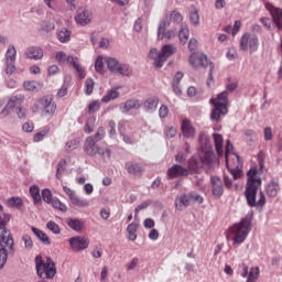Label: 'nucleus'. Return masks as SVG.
Instances as JSON below:
<instances>
[{
  "mask_svg": "<svg viewBox=\"0 0 282 282\" xmlns=\"http://www.w3.org/2000/svg\"><path fill=\"white\" fill-rule=\"evenodd\" d=\"M189 64L192 67H208V57L202 53H192Z\"/></svg>",
  "mask_w": 282,
  "mask_h": 282,
  "instance_id": "dca6fc26",
  "label": "nucleus"
},
{
  "mask_svg": "<svg viewBox=\"0 0 282 282\" xmlns=\"http://www.w3.org/2000/svg\"><path fill=\"white\" fill-rule=\"evenodd\" d=\"M242 272L241 276L242 279H247V282H257L259 281V274H261V271L259 270V267H253L250 269V272H248V264L242 263L241 264Z\"/></svg>",
  "mask_w": 282,
  "mask_h": 282,
  "instance_id": "ddd939ff",
  "label": "nucleus"
},
{
  "mask_svg": "<svg viewBox=\"0 0 282 282\" xmlns=\"http://www.w3.org/2000/svg\"><path fill=\"white\" fill-rule=\"evenodd\" d=\"M68 243L73 252H83L89 248V238L76 236L68 239Z\"/></svg>",
  "mask_w": 282,
  "mask_h": 282,
  "instance_id": "0eeeda50",
  "label": "nucleus"
},
{
  "mask_svg": "<svg viewBox=\"0 0 282 282\" xmlns=\"http://www.w3.org/2000/svg\"><path fill=\"white\" fill-rule=\"evenodd\" d=\"M94 80L91 78H87L85 82V94L86 96H91L94 94Z\"/></svg>",
  "mask_w": 282,
  "mask_h": 282,
  "instance_id": "603ef678",
  "label": "nucleus"
},
{
  "mask_svg": "<svg viewBox=\"0 0 282 282\" xmlns=\"http://www.w3.org/2000/svg\"><path fill=\"white\" fill-rule=\"evenodd\" d=\"M106 64H107L109 72H111L112 74H116V72H117L118 67H120L121 63L117 58L108 57V58H106Z\"/></svg>",
  "mask_w": 282,
  "mask_h": 282,
  "instance_id": "e433bc0d",
  "label": "nucleus"
},
{
  "mask_svg": "<svg viewBox=\"0 0 282 282\" xmlns=\"http://www.w3.org/2000/svg\"><path fill=\"white\" fill-rule=\"evenodd\" d=\"M140 107H142V101L139 99H129L123 105L122 113H129V111L133 109L138 110Z\"/></svg>",
  "mask_w": 282,
  "mask_h": 282,
  "instance_id": "cd10ccee",
  "label": "nucleus"
},
{
  "mask_svg": "<svg viewBox=\"0 0 282 282\" xmlns=\"http://www.w3.org/2000/svg\"><path fill=\"white\" fill-rule=\"evenodd\" d=\"M260 23L263 25V28L265 30H268L269 32L274 31L275 28V23H274V19H270V18H260Z\"/></svg>",
  "mask_w": 282,
  "mask_h": 282,
  "instance_id": "a19ab883",
  "label": "nucleus"
},
{
  "mask_svg": "<svg viewBox=\"0 0 282 282\" xmlns=\"http://www.w3.org/2000/svg\"><path fill=\"white\" fill-rule=\"evenodd\" d=\"M269 12H270L278 30H282V9L276 8V7H271Z\"/></svg>",
  "mask_w": 282,
  "mask_h": 282,
  "instance_id": "393cba45",
  "label": "nucleus"
},
{
  "mask_svg": "<svg viewBox=\"0 0 282 282\" xmlns=\"http://www.w3.org/2000/svg\"><path fill=\"white\" fill-rule=\"evenodd\" d=\"M257 169H250L247 173V184L245 188V198L247 205L250 208H263L265 206V194L263 191H259L261 188V178H257ZM257 193H259V199L257 200Z\"/></svg>",
  "mask_w": 282,
  "mask_h": 282,
  "instance_id": "f03ea898",
  "label": "nucleus"
},
{
  "mask_svg": "<svg viewBox=\"0 0 282 282\" xmlns=\"http://www.w3.org/2000/svg\"><path fill=\"white\" fill-rule=\"evenodd\" d=\"M56 36H57V41H59V43H69V41L72 39V31L64 28V29L57 31Z\"/></svg>",
  "mask_w": 282,
  "mask_h": 282,
  "instance_id": "2f4dec72",
  "label": "nucleus"
},
{
  "mask_svg": "<svg viewBox=\"0 0 282 282\" xmlns=\"http://www.w3.org/2000/svg\"><path fill=\"white\" fill-rule=\"evenodd\" d=\"M189 35L191 32L188 31V26H182L178 31V40L181 45H186Z\"/></svg>",
  "mask_w": 282,
  "mask_h": 282,
  "instance_id": "4c0bfd02",
  "label": "nucleus"
},
{
  "mask_svg": "<svg viewBox=\"0 0 282 282\" xmlns=\"http://www.w3.org/2000/svg\"><path fill=\"white\" fill-rule=\"evenodd\" d=\"M105 135H106L105 129L102 127H99L97 129V132L94 135L88 137V139H91L93 142L98 143L100 142V140L105 138Z\"/></svg>",
  "mask_w": 282,
  "mask_h": 282,
  "instance_id": "49530a36",
  "label": "nucleus"
},
{
  "mask_svg": "<svg viewBox=\"0 0 282 282\" xmlns=\"http://www.w3.org/2000/svg\"><path fill=\"white\" fill-rule=\"evenodd\" d=\"M25 100V96L22 94H14L9 98L8 104L4 106V108L1 111L2 116H10V109H17L23 105V101Z\"/></svg>",
  "mask_w": 282,
  "mask_h": 282,
  "instance_id": "6e6552de",
  "label": "nucleus"
},
{
  "mask_svg": "<svg viewBox=\"0 0 282 282\" xmlns=\"http://www.w3.org/2000/svg\"><path fill=\"white\" fill-rule=\"evenodd\" d=\"M149 58L154 61V67H158V63L162 61V53L158 52V48L150 50Z\"/></svg>",
  "mask_w": 282,
  "mask_h": 282,
  "instance_id": "a18cd8bd",
  "label": "nucleus"
},
{
  "mask_svg": "<svg viewBox=\"0 0 282 282\" xmlns=\"http://www.w3.org/2000/svg\"><path fill=\"white\" fill-rule=\"evenodd\" d=\"M24 58L30 61H41L43 58V48L39 46H29L24 51Z\"/></svg>",
  "mask_w": 282,
  "mask_h": 282,
  "instance_id": "f3484780",
  "label": "nucleus"
},
{
  "mask_svg": "<svg viewBox=\"0 0 282 282\" xmlns=\"http://www.w3.org/2000/svg\"><path fill=\"white\" fill-rule=\"evenodd\" d=\"M10 214H0V270H3L8 263V257H14V238L12 231L8 229Z\"/></svg>",
  "mask_w": 282,
  "mask_h": 282,
  "instance_id": "f257e3e1",
  "label": "nucleus"
},
{
  "mask_svg": "<svg viewBox=\"0 0 282 282\" xmlns=\"http://www.w3.org/2000/svg\"><path fill=\"white\" fill-rule=\"evenodd\" d=\"M158 105H160V98L153 96L144 100L143 109L148 111V113H153V111L158 109Z\"/></svg>",
  "mask_w": 282,
  "mask_h": 282,
  "instance_id": "5701e85b",
  "label": "nucleus"
},
{
  "mask_svg": "<svg viewBox=\"0 0 282 282\" xmlns=\"http://www.w3.org/2000/svg\"><path fill=\"white\" fill-rule=\"evenodd\" d=\"M171 19L175 23H182V21H184V18L182 17V13H180L178 11H172Z\"/></svg>",
  "mask_w": 282,
  "mask_h": 282,
  "instance_id": "338daca9",
  "label": "nucleus"
},
{
  "mask_svg": "<svg viewBox=\"0 0 282 282\" xmlns=\"http://www.w3.org/2000/svg\"><path fill=\"white\" fill-rule=\"evenodd\" d=\"M94 124H96V117L88 118L84 128L85 133H94Z\"/></svg>",
  "mask_w": 282,
  "mask_h": 282,
  "instance_id": "8fccbe9b",
  "label": "nucleus"
},
{
  "mask_svg": "<svg viewBox=\"0 0 282 282\" xmlns=\"http://www.w3.org/2000/svg\"><path fill=\"white\" fill-rule=\"evenodd\" d=\"M98 144L94 139L86 138L85 143H84V151L89 155V158H94L97 155L98 151Z\"/></svg>",
  "mask_w": 282,
  "mask_h": 282,
  "instance_id": "4be33fe9",
  "label": "nucleus"
},
{
  "mask_svg": "<svg viewBox=\"0 0 282 282\" xmlns=\"http://www.w3.org/2000/svg\"><path fill=\"white\" fill-rule=\"evenodd\" d=\"M191 206V196L189 194H181L175 199V208L176 210H185V208H188Z\"/></svg>",
  "mask_w": 282,
  "mask_h": 282,
  "instance_id": "412c9836",
  "label": "nucleus"
},
{
  "mask_svg": "<svg viewBox=\"0 0 282 282\" xmlns=\"http://www.w3.org/2000/svg\"><path fill=\"white\" fill-rule=\"evenodd\" d=\"M240 50L254 54L259 50V36L257 34L245 33L240 40Z\"/></svg>",
  "mask_w": 282,
  "mask_h": 282,
  "instance_id": "39448f33",
  "label": "nucleus"
},
{
  "mask_svg": "<svg viewBox=\"0 0 282 282\" xmlns=\"http://www.w3.org/2000/svg\"><path fill=\"white\" fill-rule=\"evenodd\" d=\"M95 70L98 74H105V61L102 59V55H99L95 62Z\"/></svg>",
  "mask_w": 282,
  "mask_h": 282,
  "instance_id": "09e8293b",
  "label": "nucleus"
},
{
  "mask_svg": "<svg viewBox=\"0 0 282 282\" xmlns=\"http://www.w3.org/2000/svg\"><path fill=\"white\" fill-rule=\"evenodd\" d=\"M22 241H24L25 248H29V250H32L34 242L32 241V237H30V235L22 236Z\"/></svg>",
  "mask_w": 282,
  "mask_h": 282,
  "instance_id": "e2e57ef3",
  "label": "nucleus"
},
{
  "mask_svg": "<svg viewBox=\"0 0 282 282\" xmlns=\"http://www.w3.org/2000/svg\"><path fill=\"white\" fill-rule=\"evenodd\" d=\"M124 166L129 175H133L134 177H140L144 173V166L140 163L127 162Z\"/></svg>",
  "mask_w": 282,
  "mask_h": 282,
  "instance_id": "6ab92c4d",
  "label": "nucleus"
},
{
  "mask_svg": "<svg viewBox=\"0 0 282 282\" xmlns=\"http://www.w3.org/2000/svg\"><path fill=\"white\" fill-rule=\"evenodd\" d=\"M189 21L194 25H199V11L195 10L194 12H192L189 15Z\"/></svg>",
  "mask_w": 282,
  "mask_h": 282,
  "instance_id": "0e129e2a",
  "label": "nucleus"
},
{
  "mask_svg": "<svg viewBox=\"0 0 282 282\" xmlns=\"http://www.w3.org/2000/svg\"><path fill=\"white\" fill-rule=\"evenodd\" d=\"M232 153V155H235V145H232V143L230 142V140L226 141V149H225V159L226 162H228V154Z\"/></svg>",
  "mask_w": 282,
  "mask_h": 282,
  "instance_id": "13d9d810",
  "label": "nucleus"
},
{
  "mask_svg": "<svg viewBox=\"0 0 282 282\" xmlns=\"http://www.w3.org/2000/svg\"><path fill=\"white\" fill-rule=\"evenodd\" d=\"M7 203L10 206V208H18V210H21V207L23 206V199L17 196L8 198Z\"/></svg>",
  "mask_w": 282,
  "mask_h": 282,
  "instance_id": "79ce46f5",
  "label": "nucleus"
},
{
  "mask_svg": "<svg viewBox=\"0 0 282 282\" xmlns=\"http://www.w3.org/2000/svg\"><path fill=\"white\" fill-rule=\"evenodd\" d=\"M63 191L68 196V199L73 204V206H77V208H87V206H89V200L78 197L74 189L67 186H63Z\"/></svg>",
  "mask_w": 282,
  "mask_h": 282,
  "instance_id": "9b49d317",
  "label": "nucleus"
},
{
  "mask_svg": "<svg viewBox=\"0 0 282 282\" xmlns=\"http://www.w3.org/2000/svg\"><path fill=\"white\" fill-rule=\"evenodd\" d=\"M30 195L33 198L34 204H41V189L37 185L30 187Z\"/></svg>",
  "mask_w": 282,
  "mask_h": 282,
  "instance_id": "ea45409f",
  "label": "nucleus"
},
{
  "mask_svg": "<svg viewBox=\"0 0 282 282\" xmlns=\"http://www.w3.org/2000/svg\"><path fill=\"white\" fill-rule=\"evenodd\" d=\"M76 23L78 25H87L91 21V17L89 15V11L87 10H79L77 15L75 17Z\"/></svg>",
  "mask_w": 282,
  "mask_h": 282,
  "instance_id": "bb28decb",
  "label": "nucleus"
},
{
  "mask_svg": "<svg viewBox=\"0 0 282 282\" xmlns=\"http://www.w3.org/2000/svg\"><path fill=\"white\" fill-rule=\"evenodd\" d=\"M203 164L204 163L202 162L200 158L192 156L188 160V170L187 171H193L194 173H199V169H202Z\"/></svg>",
  "mask_w": 282,
  "mask_h": 282,
  "instance_id": "7c9ffc66",
  "label": "nucleus"
},
{
  "mask_svg": "<svg viewBox=\"0 0 282 282\" xmlns=\"http://www.w3.org/2000/svg\"><path fill=\"white\" fill-rule=\"evenodd\" d=\"M160 118H166L169 116V107L166 105H162L159 109Z\"/></svg>",
  "mask_w": 282,
  "mask_h": 282,
  "instance_id": "774afa93",
  "label": "nucleus"
},
{
  "mask_svg": "<svg viewBox=\"0 0 282 282\" xmlns=\"http://www.w3.org/2000/svg\"><path fill=\"white\" fill-rule=\"evenodd\" d=\"M188 169L174 164L172 167L167 169V180H177V177H188Z\"/></svg>",
  "mask_w": 282,
  "mask_h": 282,
  "instance_id": "f8f14e48",
  "label": "nucleus"
},
{
  "mask_svg": "<svg viewBox=\"0 0 282 282\" xmlns=\"http://www.w3.org/2000/svg\"><path fill=\"white\" fill-rule=\"evenodd\" d=\"M116 98H120V93L116 89H110L107 94L101 98V102H111V100H116Z\"/></svg>",
  "mask_w": 282,
  "mask_h": 282,
  "instance_id": "c9c22d12",
  "label": "nucleus"
},
{
  "mask_svg": "<svg viewBox=\"0 0 282 282\" xmlns=\"http://www.w3.org/2000/svg\"><path fill=\"white\" fill-rule=\"evenodd\" d=\"M50 133V128H45L44 130L37 132L33 137V142H41L45 135Z\"/></svg>",
  "mask_w": 282,
  "mask_h": 282,
  "instance_id": "5fc2aeb1",
  "label": "nucleus"
},
{
  "mask_svg": "<svg viewBox=\"0 0 282 282\" xmlns=\"http://www.w3.org/2000/svg\"><path fill=\"white\" fill-rule=\"evenodd\" d=\"M46 228L53 232V235H61V226H58V224H56L54 220L47 221Z\"/></svg>",
  "mask_w": 282,
  "mask_h": 282,
  "instance_id": "de8ad7c7",
  "label": "nucleus"
},
{
  "mask_svg": "<svg viewBox=\"0 0 282 282\" xmlns=\"http://www.w3.org/2000/svg\"><path fill=\"white\" fill-rule=\"evenodd\" d=\"M212 195L219 199L224 195V181L217 175L210 176Z\"/></svg>",
  "mask_w": 282,
  "mask_h": 282,
  "instance_id": "4468645a",
  "label": "nucleus"
},
{
  "mask_svg": "<svg viewBox=\"0 0 282 282\" xmlns=\"http://www.w3.org/2000/svg\"><path fill=\"white\" fill-rule=\"evenodd\" d=\"M152 203H153V202H152L151 199H148V200H145V202L139 204V205L135 207V209H134V217H138L140 210H144V209L149 208V206H151Z\"/></svg>",
  "mask_w": 282,
  "mask_h": 282,
  "instance_id": "864d4df0",
  "label": "nucleus"
},
{
  "mask_svg": "<svg viewBox=\"0 0 282 282\" xmlns=\"http://www.w3.org/2000/svg\"><path fill=\"white\" fill-rule=\"evenodd\" d=\"M123 127H124V124L122 122L118 123V131H119V134L122 138L123 142L126 144H137V142L140 139L135 138L134 135H129V134L124 133Z\"/></svg>",
  "mask_w": 282,
  "mask_h": 282,
  "instance_id": "a878e982",
  "label": "nucleus"
},
{
  "mask_svg": "<svg viewBox=\"0 0 282 282\" xmlns=\"http://www.w3.org/2000/svg\"><path fill=\"white\" fill-rule=\"evenodd\" d=\"M181 131L185 138H195V128L188 119L182 121Z\"/></svg>",
  "mask_w": 282,
  "mask_h": 282,
  "instance_id": "b1692460",
  "label": "nucleus"
},
{
  "mask_svg": "<svg viewBox=\"0 0 282 282\" xmlns=\"http://www.w3.org/2000/svg\"><path fill=\"white\" fill-rule=\"evenodd\" d=\"M55 59L57 63H59V65H63V63L67 61V54H65L63 51H59L55 54Z\"/></svg>",
  "mask_w": 282,
  "mask_h": 282,
  "instance_id": "680f3d73",
  "label": "nucleus"
},
{
  "mask_svg": "<svg viewBox=\"0 0 282 282\" xmlns=\"http://www.w3.org/2000/svg\"><path fill=\"white\" fill-rule=\"evenodd\" d=\"M199 158L203 164L209 165L213 164V160H215V153L213 152V150L202 151Z\"/></svg>",
  "mask_w": 282,
  "mask_h": 282,
  "instance_id": "72a5a7b5",
  "label": "nucleus"
},
{
  "mask_svg": "<svg viewBox=\"0 0 282 282\" xmlns=\"http://www.w3.org/2000/svg\"><path fill=\"white\" fill-rule=\"evenodd\" d=\"M65 224L75 232H82L85 228V220L80 218H66Z\"/></svg>",
  "mask_w": 282,
  "mask_h": 282,
  "instance_id": "aec40b11",
  "label": "nucleus"
},
{
  "mask_svg": "<svg viewBox=\"0 0 282 282\" xmlns=\"http://www.w3.org/2000/svg\"><path fill=\"white\" fill-rule=\"evenodd\" d=\"M115 74H119L120 76H127L128 78L133 74V69L129 64H119Z\"/></svg>",
  "mask_w": 282,
  "mask_h": 282,
  "instance_id": "f704fd0d",
  "label": "nucleus"
},
{
  "mask_svg": "<svg viewBox=\"0 0 282 282\" xmlns=\"http://www.w3.org/2000/svg\"><path fill=\"white\" fill-rule=\"evenodd\" d=\"M53 208H56L57 210H61L62 213H67V205L63 204L61 199L53 198L51 202Z\"/></svg>",
  "mask_w": 282,
  "mask_h": 282,
  "instance_id": "3c124183",
  "label": "nucleus"
},
{
  "mask_svg": "<svg viewBox=\"0 0 282 282\" xmlns=\"http://www.w3.org/2000/svg\"><path fill=\"white\" fill-rule=\"evenodd\" d=\"M189 199L196 202V204H204V197L195 192H189Z\"/></svg>",
  "mask_w": 282,
  "mask_h": 282,
  "instance_id": "052dcab7",
  "label": "nucleus"
},
{
  "mask_svg": "<svg viewBox=\"0 0 282 282\" xmlns=\"http://www.w3.org/2000/svg\"><path fill=\"white\" fill-rule=\"evenodd\" d=\"M213 138H214L216 153L218 158H221V155H224V137L219 133H214Z\"/></svg>",
  "mask_w": 282,
  "mask_h": 282,
  "instance_id": "c85d7f7f",
  "label": "nucleus"
},
{
  "mask_svg": "<svg viewBox=\"0 0 282 282\" xmlns=\"http://www.w3.org/2000/svg\"><path fill=\"white\" fill-rule=\"evenodd\" d=\"M66 61H67L68 65H70V67H74L75 72H77L80 80H83V78H85V76H87V74L85 73V68L78 63V57H74V56L69 55L66 57Z\"/></svg>",
  "mask_w": 282,
  "mask_h": 282,
  "instance_id": "a211bd4d",
  "label": "nucleus"
},
{
  "mask_svg": "<svg viewBox=\"0 0 282 282\" xmlns=\"http://www.w3.org/2000/svg\"><path fill=\"white\" fill-rule=\"evenodd\" d=\"M65 149L66 151H76V149H78V141L70 140L66 142Z\"/></svg>",
  "mask_w": 282,
  "mask_h": 282,
  "instance_id": "69168bd1",
  "label": "nucleus"
},
{
  "mask_svg": "<svg viewBox=\"0 0 282 282\" xmlns=\"http://www.w3.org/2000/svg\"><path fill=\"white\" fill-rule=\"evenodd\" d=\"M97 155L101 156L104 161L111 160V149L99 145L97 148Z\"/></svg>",
  "mask_w": 282,
  "mask_h": 282,
  "instance_id": "37998d69",
  "label": "nucleus"
},
{
  "mask_svg": "<svg viewBox=\"0 0 282 282\" xmlns=\"http://www.w3.org/2000/svg\"><path fill=\"white\" fill-rule=\"evenodd\" d=\"M39 105L42 107L43 116H54L56 113V102L52 96H44L39 100Z\"/></svg>",
  "mask_w": 282,
  "mask_h": 282,
  "instance_id": "9d476101",
  "label": "nucleus"
},
{
  "mask_svg": "<svg viewBox=\"0 0 282 282\" xmlns=\"http://www.w3.org/2000/svg\"><path fill=\"white\" fill-rule=\"evenodd\" d=\"M100 111V101L95 100L88 105V113H96Z\"/></svg>",
  "mask_w": 282,
  "mask_h": 282,
  "instance_id": "6e6d98bb",
  "label": "nucleus"
},
{
  "mask_svg": "<svg viewBox=\"0 0 282 282\" xmlns=\"http://www.w3.org/2000/svg\"><path fill=\"white\" fill-rule=\"evenodd\" d=\"M177 52V47L173 46V44H165L161 48V61L158 62V67L161 68L164 66V63H166V59L170 58V56H173Z\"/></svg>",
  "mask_w": 282,
  "mask_h": 282,
  "instance_id": "2eb2a0df",
  "label": "nucleus"
},
{
  "mask_svg": "<svg viewBox=\"0 0 282 282\" xmlns=\"http://www.w3.org/2000/svg\"><path fill=\"white\" fill-rule=\"evenodd\" d=\"M280 189H281V187L279 186V183L274 182V181H271L267 185V195H268V197H276V195H279Z\"/></svg>",
  "mask_w": 282,
  "mask_h": 282,
  "instance_id": "473e14b6",
  "label": "nucleus"
},
{
  "mask_svg": "<svg viewBox=\"0 0 282 282\" xmlns=\"http://www.w3.org/2000/svg\"><path fill=\"white\" fill-rule=\"evenodd\" d=\"M6 62L17 63V48L14 45H9L4 55Z\"/></svg>",
  "mask_w": 282,
  "mask_h": 282,
  "instance_id": "58836bf2",
  "label": "nucleus"
},
{
  "mask_svg": "<svg viewBox=\"0 0 282 282\" xmlns=\"http://www.w3.org/2000/svg\"><path fill=\"white\" fill-rule=\"evenodd\" d=\"M209 102L214 107L210 112V120L213 122H219L221 120V116H226L228 113V106L215 102V98H212Z\"/></svg>",
  "mask_w": 282,
  "mask_h": 282,
  "instance_id": "423d86ee",
  "label": "nucleus"
},
{
  "mask_svg": "<svg viewBox=\"0 0 282 282\" xmlns=\"http://www.w3.org/2000/svg\"><path fill=\"white\" fill-rule=\"evenodd\" d=\"M171 26V21L163 20L160 22L158 28V40L162 41L163 39H167V41H171V39H175V35L177 34V31L175 30H169L166 31V28Z\"/></svg>",
  "mask_w": 282,
  "mask_h": 282,
  "instance_id": "1a4fd4ad",
  "label": "nucleus"
},
{
  "mask_svg": "<svg viewBox=\"0 0 282 282\" xmlns=\"http://www.w3.org/2000/svg\"><path fill=\"white\" fill-rule=\"evenodd\" d=\"M35 270L40 279L52 280L56 276V263L51 257H35Z\"/></svg>",
  "mask_w": 282,
  "mask_h": 282,
  "instance_id": "20e7f679",
  "label": "nucleus"
},
{
  "mask_svg": "<svg viewBox=\"0 0 282 282\" xmlns=\"http://www.w3.org/2000/svg\"><path fill=\"white\" fill-rule=\"evenodd\" d=\"M15 62H6V74L8 76H12L14 72H17V66L14 65Z\"/></svg>",
  "mask_w": 282,
  "mask_h": 282,
  "instance_id": "4d7b16f0",
  "label": "nucleus"
},
{
  "mask_svg": "<svg viewBox=\"0 0 282 282\" xmlns=\"http://www.w3.org/2000/svg\"><path fill=\"white\" fill-rule=\"evenodd\" d=\"M253 217L254 212L249 210L247 215L239 221V224H236L230 228V232L234 235V246H241V243L248 239V235H250V230H252Z\"/></svg>",
  "mask_w": 282,
  "mask_h": 282,
  "instance_id": "7ed1b4c3",
  "label": "nucleus"
},
{
  "mask_svg": "<svg viewBox=\"0 0 282 282\" xmlns=\"http://www.w3.org/2000/svg\"><path fill=\"white\" fill-rule=\"evenodd\" d=\"M228 90H224L223 93H219L216 98H214L215 102H219L220 105H225V107H228Z\"/></svg>",
  "mask_w": 282,
  "mask_h": 282,
  "instance_id": "c03bdc74",
  "label": "nucleus"
},
{
  "mask_svg": "<svg viewBox=\"0 0 282 282\" xmlns=\"http://www.w3.org/2000/svg\"><path fill=\"white\" fill-rule=\"evenodd\" d=\"M42 199L43 202H45L46 204H52L53 199L52 198V191L50 189H43L42 191Z\"/></svg>",
  "mask_w": 282,
  "mask_h": 282,
  "instance_id": "bf43d9fd",
  "label": "nucleus"
},
{
  "mask_svg": "<svg viewBox=\"0 0 282 282\" xmlns=\"http://www.w3.org/2000/svg\"><path fill=\"white\" fill-rule=\"evenodd\" d=\"M31 230L33 235H35V237H37V239H40V241H42V243L45 246H50L52 243V240H50V237L43 230L36 227H31Z\"/></svg>",
  "mask_w": 282,
  "mask_h": 282,
  "instance_id": "c756f323",
  "label": "nucleus"
}]
</instances>
